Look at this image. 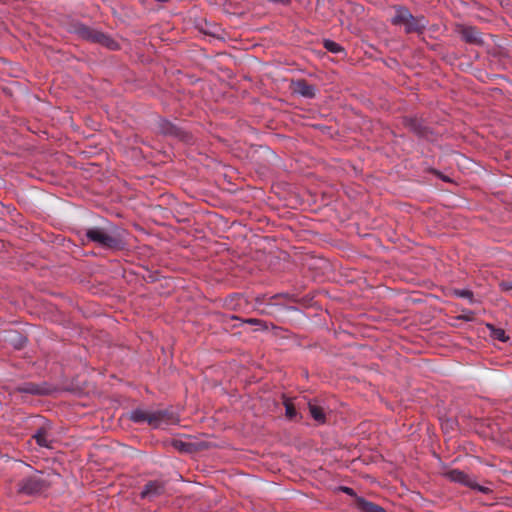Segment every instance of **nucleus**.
<instances>
[{"label":"nucleus","mask_w":512,"mask_h":512,"mask_svg":"<svg viewBox=\"0 0 512 512\" xmlns=\"http://www.w3.org/2000/svg\"><path fill=\"white\" fill-rule=\"evenodd\" d=\"M158 127L160 132L163 134L175 136L179 134V129L177 128V126L168 120L161 119L158 123Z\"/></svg>","instance_id":"obj_14"},{"label":"nucleus","mask_w":512,"mask_h":512,"mask_svg":"<svg viewBox=\"0 0 512 512\" xmlns=\"http://www.w3.org/2000/svg\"><path fill=\"white\" fill-rule=\"evenodd\" d=\"M49 488V482L40 474L25 478L19 485V491L27 495L42 493Z\"/></svg>","instance_id":"obj_5"},{"label":"nucleus","mask_w":512,"mask_h":512,"mask_svg":"<svg viewBox=\"0 0 512 512\" xmlns=\"http://www.w3.org/2000/svg\"><path fill=\"white\" fill-rule=\"evenodd\" d=\"M324 47L329 52H332V53H339V52H341L343 50L342 47L338 43H336V42H334L332 40H325L324 41Z\"/></svg>","instance_id":"obj_18"},{"label":"nucleus","mask_w":512,"mask_h":512,"mask_svg":"<svg viewBox=\"0 0 512 512\" xmlns=\"http://www.w3.org/2000/svg\"><path fill=\"white\" fill-rule=\"evenodd\" d=\"M129 419L134 423H147L155 429L173 425L179 421L177 413L170 408L158 410L135 409L131 411Z\"/></svg>","instance_id":"obj_1"},{"label":"nucleus","mask_w":512,"mask_h":512,"mask_svg":"<svg viewBox=\"0 0 512 512\" xmlns=\"http://www.w3.org/2000/svg\"><path fill=\"white\" fill-rule=\"evenodd\" d=\"M246 322H247V323H250V324H260V323H261V321H260V320H258V319H252V318H251V319H248Z\"/></svg>","instance_id":"obj_21"},{"label":"nucleus","mask_w":512,"mask_h":512,"mask_svg":"<svg viewBox=\"0 0 512 512\" xmlns=\"http://www.w3.org/2000/svg\"><path fill=\"white\" fill-rule=\"evenodd\" d=\"M75 32L79 37H81L84 40L101 44L102 46H105L111 50H116L118 48L117 42L110 36L98 30L92 29L88 26L78 25L75 28Z\"/></svg>","instance_id":"obj_4"},{"label":"nucleus","mask_w":512,"mask_h":512,"mask_svg":"<svg viewBox=\"0 0 512 512\" xmlns=\"http://www.w3.org/2000/svg\"><path fill=\"white\" fill-rule=\"evenodd\" d=\"M284 406H285V416L289 420H295L298 417V412L296 411V408L292 401L288 398H285L284 400Z\"/></svg>","instance_id":"obj_16"},{"label":"nucleus","mask_w":512,"mask_h":512,"mask_svg":"<svg viewBox=\"0 0 512 512\" xmlns=\"http://www.w3.org/2000/svg\"><path fill=\"white\" fill-rule=\"evenodd\" d=\"M340 490L349 496H353L355 498L358 497L356 495L355 491L350 487L342 486V487H340Z\"/></svg>","instance_id":"obj_20"},{"label":"nucleus","mask_w":512,"mask_h":512,"mask_svg":"<svg viewBox=\"0 0 512 512\" xmlns=\"http://www.w3.org/2000/svg\"><path fill=\"white\" fill-rule=\"evenodd\" d=\"M458 32L466 43L479 46L484 43L481 32L476 27L461 25L458 28Z\"/></svg>","instance_id":"obj_8"},{"label":"nucleus","mask_w":512,"mask_h":512,"mask_svg":"<svg viewBox=\"0 0 512 512\" xmlns=\"http://www.w3.org/2000/svg\"><path fill=\"white\" fill-rule=\"evenodd\" d=\"M487 328L489 329L490 336L493 339L499 340L501 342H507L509 340V337L506 335L502 328H497L492 324H487Z\"/></svg>","instance_id":"obj_15"},{"label":"nucleus","mask_w":512,"mask_h":512,"mask_svg":"<svg viewBox=\"0 0 512 512\" xmlns=\"http://www.w3.org/2000/svg\"><path fill=\"white\" fill-rule=\"evenodd\" d=\"M86 237L89 241L106 249L117 250L122 248V240L113 227H92L87 229Z\"/></svg>","instance_id":"obj_3"},{"label":"nucleus","mask_w":512,"mask_h":512,"mask_svg":"<svg viewBox=\"0 0 512 512\" xmlns=\"http://www.w3.org/2000/svg\"><path fill=\"white\" fill-rule=\"evenodd\" d=\"M51 425L50 423H45L41 427H39L35 434H33L32 438L36 441V443L44 448H51V436H50Z\"/></svg>","instance_id":"obj_9"},{"label":"nucleus","mask_w":512,"mask_h":512,"mask_svg":"<svg viewBox=\"0 0 512 512\" xmlns=\"http://www.w3.org/2000/svg\"><path fill=\"white\" fill-rule=\"evenodd\" d=\"M394 26L404 27L406 34L421 35L426 30L428 20L424 16H414L408 8L402 5L394 6V15L391 18Z\"/></svg>","instance_id":"obj_2"},{"label":"nucleus","mask_w":512,"mask_h":512,"mask_svg":"<svg viewBox=\"0 0 512 512\" xmlns=\"http://www.w3.org/2000/svg\"><path fill=\"white\" fill-rule=\"evenodd\" d=\"M454 295H456L457 297H460V298L468 299L470 301V303L473 302V293L470 290L456 289V290H454Z\"/></svg>","instance_id":"obj_19"},{"label":"nucleus","mask_w":512,"mask_h":512,"mask_svg":"<svg viewBox=\"0 0 512 512\" xmlns=\"http://www.w3.org/2000/svg\"><path fill=\"white\" fill-rule=\"evenodd\" d=\"M355 506L360 512H386L381 506L366 500L363 497H356Z\"/></svg>","instance_id":"obj_12"},{"label":"nucleus","mask_w":512,"mask_h":512,"mask_svg":"<svg viewBox=\"0 0 512 512\" xmlns=\"http://www.w3.org/2000/svg\"><path fill=\"white\" fill-rule=\"evenodd\" d=\"M165 493V484L162 481L153 480L147 482L141 493L140 497L141 499H146L149 501H153L156 498L162 496Z\"/></svg>","instance_id":"obj_6"},{"label":"nucleus","mask_w":512,"mask_h":512,"mask_svg":"<svg viewBox=\"0 0 512 512\" xmlns=\"http://www.w3.org/2000/svg\"><path fill=\"white\" fill-rule=\"evenodd\" d=\"M308 408L311 417L318 422L319 424H323L326 421V416L324 410L321 406L317 405L315 402H309Z\"/></svg>","instance_id":"obj_13"},{"label":"nucleus","mask_w":512,"mask_h":512,"mask_svg":"<svg viewBox=\"0 0 512 512\" xmlns=\"http://www.w3.org/2000/svg\"><path fill=\"white\" fill-rule=\"evenodd\" d=\"M407 127H409L412 131H414L417 134L422 135L423 134V127L416 119H409L406 121Z\"/></svg>","instance_id":"obj_17"},{"label":"nucleus","mask_w":512,"mask_h":512,"mask_svg":"<svg viewBox=\"0 0 512 512\" xmlns=\"http://www.w3.org/2000/svg\"><path fill=\"white\" fill-rule=\"evenodd\" d=\"M15 390L20 393H27L32 395H47L50 393V389L45 385H39L32 382H25L18 385Z\"/></svg>","instance_id":"obj_11"},{"label":"nucleus","mask_w":512,"mask_h":512,"mask_svg":"<svg viewBox=\"0 0 512 512\" xmlns=\"http://www.w3.org/2000/svg\"><path fill=\"white\" fill-rule=\"evenodd\" d=\"M446 477L450 480V481H453V482H456V483H460V484H463L465 486H468V487H471V488H475V489H478L479 491L481 492H484L486 493L489 489L488 488H485V487H482V486H479V485H476L471 479L470 477L464 473L463 471L459 470V469H452V470H449L445 473Z\"/></svg>","instance_id":"obj_7"},{"label":"nucleus","mask_w":512,"mask_h":512,"mask_svg":"<svg viewBox=\"0 0 512 512\" xmlns=\"http://www.w3.org/2000/svg\"><path fill=\"white\" fill-rule=\"evenodd\" d=\"M292 90L294 93L299 94L308 99H312L316 95V87L312 84H309L304 79H300L293 82Z\"/></svg>","instance_id":"obj_10"}]
</instances>
